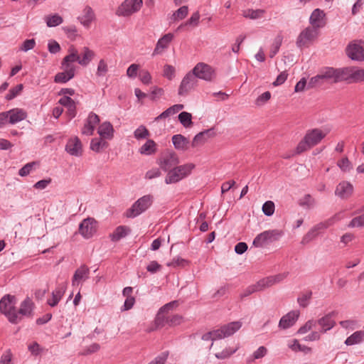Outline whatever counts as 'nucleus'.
<instances>
[{
  "label": "nucleus",
  "instance_id": "obj_10",
  "mask_svg": "<svg viewBox=\"0 0 364 364\" xmlns=\"http://www.w3.org/2000/svg\"><path fill=\"white\" fill-rule=\"evenodd\" d=\"M179 163L177 154L173 151L164 153L159 159V166L165 171H169Z\"/></svg>",
  "mask_w": 364,
  "mask_h": 364
},
{
  "label": "nucleus",
  "instance_id": "obj_9",
  "mask_svg": "<svg viewBox=\"0 0 364 364\" xmlns=\"http://www.w3.org/2000/svg\"><path fill=\"white\" fill-rule=\"evenodd\" d=\"M196 78L205 81H211L215 77V70L204 63H198L192 70Z\"/></svg>",
  "mask_w": 364,
  "mask_h": 364
},
{
  "label": "nucleus",
  "instance_id": "obj_48",
  "mask_svg": "<svg viewBox=\"0 0 364 364\" xmlns=\"http://www.w3.org/2000/svg\"><path fill=\"white\" fill-rule=\"evenodd\" d=\"M282 36L278 35L274 39L273 43L272 45V48L269 53V57L273 58L274 55L279 52L280 46L282 43Z\"/></svg>",
  "mask_w": 364,
  "mask_h": 364
},
{
  "label": "nucleus",
  "instance_id": "obj_19",
  "mask_svg": "<svg viewBox=\"0 0 364 364\" xmlns=\"http://www.w3.org/2000/svg\"><path fill=\"white\" fill-rule=\"evenodd\" d=\"M100 122V117L97 114L90 112L86 120V122L82 129V134L85 135H92L94 132L95 127Z\"/></svg>",
  "mask_w": 364,
  "mask_h": 364
},
{
  "label": "nucleus",
  "instance_id": "obj_2",
  "mask_svg": "<svg viewBox=\"0 0 364 364\" xmlns=\"http://www.w3.org/2000/svg\"><path fill=\"white\" fill-rule=\"evenodd\" d=\"M16 298L11 294L4 295L0 300V311L4 314L9 321L11 323L16 324L21 320V317L18 316L16 309Z\"/></svg>",
  "mask_w": 364,
  "mask_h": 364
},
{
  "label": "nucleus",
  "instance_id": "obj_38",
  "mask_svg": "<svg viewBox=\"0 0 364 364\" xmlns=\"http://www.w3.org/2000/svg\"><path fill=\"white\" fill-rule=\"evenodd\" d=\"M267 348L264 346H260L252 353V355L247 358L246 362L247 363H251L257 359L262 358L267 355Z\"/></svg>",
  "mask_w": 364,
  "mask_h": 364
},
{
  "label": "nucleus",
  "instance_id": "obj_26",
  "mask_svg": "<svg viewBox=\"0 0 364 364\" xmlns=\"http://www.w3.org/2000/svg\"><path fill=\"white\" fill-rule=\"evenodd\" d=\"M341 219V214H336L333 216L331 217L330 218L316 224L312 228L319 234L321 231H323L328 228L329 227L333 225L336 222L339 221Z\"/></svg>",
  "mask_w": 364,
  "mask_h": 364
},
{
  "label": "nucleus",
  "instance_id": "obj_7",
  "mask_svg": "<svg viewBox=\"0 0 364 364\" xmlns=\"http://www.w3.org/2000/svg\"><path fill=\"white\" fill-rule=\"evenodd\" d=\"M318 36V31L315 28L307 26L298 35L296 40V46L300 50L309 48L317 38Z\"/></svg>",
  "mask_w": 364,
  "mask_h": 364
},
{
  "label": "nucleus",
  "instance_id": "obj_14",
  "mask_svg": "<svg viewBox=\"0 0 364 364\" xmlns=\"http://www.w3.org/2000/svg\"><path fill=\"white\" fill-rule=\"evenodd\" d=\"M95 220L92 218L84 219L79 225V232L85 239L92 237L95 232Z\"/></svg>",
  "mask_w": 364,
  "mask_h": 364
},
{
  "label": "nucleus",
  "instance_id": "obj_44",
  "mask_svg": "<svg viewBox=\"0 0 364 364\" xmlns=\"http://www.w3.org/2000/svg\"><path fill=\"white\" fill-rule=\"evenodd\" d=\"M107 145V142L102 139L95 138L92 139L90 142V149L95 152H100L103 148L106 147Z\"/></svg>",
  "mask_w": 364,
  "mask_h": 364
},
{
  "label": "nucleus",
  "instance_id": "obj_8",
  "mask_svg": "<svg viewBox=\"0 0 364 364\" xmlns=\"http://www.w3.org/2000/svg\"><path fill=\"white\" fill-rule=\"evenodd\" d=\"M143 0H124L116 10L118 16L129 17L140 11Z\"/></svg>",
  "mask_w": 364,
  "mask_h": 364
},
{
  "label": "nucleus",
  "instance_id": "obj_39",
  "mask_svg": "<svg viewBox=\"0 0 364 364\" xmlns=\"http://www.w3.org/2000/svg\"><path fill=\"white\" fill-rule=\"evenodd\" d=\"M178 121L185 128H190L193 126L192 115L188 112H181L178 116Z\"/></svg>",
  "mask_w": 364,
  "mask_h": 364
},
{
  "label": "nucleus",
  "instance_id": "obj_53",
  "mask_svg": "<svg viewBox=\"0 0 364 364\" xmlns=\"http://www.w3.org/2000/svg\"><path fill=\"white\" fill-rule=\"evenodd\" d=\"M316 202L315 200L311 197V195L306 194L304 196L302 199L299 201V205L301 206L311 208L314 206Z\"/></svg>",
  "mask_w": 364,
  "mask_h": 364
},
{
  "label": "nucleus",
  "instance_id": "obj_25",
  "mask_svg": "<svg viewBox=\"0 0 364 364\" xmlns=\"http://www.w3.org/2000/svg\"><path fill=\"white\" fill-rule=\"evenodd\" d=\"M321 326V333H326L333 328L336 321L332 318V314H328L316 321Z\"/></svg>",
  "mask_w": 364,
  "mask_h": 364
},
{
  "label": "nucleus",
  "instance_id": "obj_49",
  "mask_svg": "<svg viewBox=\"0 0 364 364\" xmlns=\"http://www.w3.org/2000/svg\"><path fill=\"white\" fill-rule=\"evenodd\" d=\"M36 165L37 163L35 161L25 164L21 168L19 169L18 175L21 177L27 176L35 169Z\"/></svg>",
  "mask_w": 364,
  "mask_h": 364
},
{
  "label": "nucleus",
  "instance_id": "obj_64",
  "mask_svg": "<svg viewBox=\"0 0 364 364\" xmlns=\"http://www.w3.org/2000/svg\"><path fill=\"white\" fill-rule=\"evenodd\" d=\"M0 364H12V353L10 349L6 350L1 355Z\"/></svg>",
  "mask_w": 364,
  "mask_h": 364
},
{
  "label": "nucleus",
  "instance_id": "obj_43",
  "mask_svg": "<svg viewBox=\"0 0 364 364\" xmlns=\"http://www.w3.org/2000/svg\"><path fill=\"white\" fill-rule=\"evenodd\" d=\"M288 346L294 352L301 351L309 353L311 350L309 347L301 345L296 339L293 340L291 343H289Z\"/></svg>",
  "mask_w": 364,
  "mask_h": 364
},
{
  "label": "nucleus",
  "instance_id": "obj_54",
  "mask_svg": "<svg viewBox=\"0 0 364 364\" xmlns=\"http://www.w3.org/2000/svg\"><path fill=\"white\" fill-rule=\"evenodd\" d=\"M262 212L267 216H271L274 214L275 206L274 203L271 200L266 201L262 205Z\"/></svg>",
  "mask_w": 364,
  "mask_h": 364
},
{
  "label": "nucleus",
  "instance_id": "obj_60",
  "mask_svg": "<svg viewBox=\"0 0 364 364\" xmlns=\"http://www.w3.org/2000/svg\"><path fill=\"white\" fill-rule=\"evenodd\" d=\"M364 226V213L355 217L348 224L349 228H360Z\"/></svg>",
  "mask_w": 364,
  "mask_h": 364
},
{
  "label": "nucleus",
  "instance_id": "obj_11",
  "mask_svg": "<svg viewBox=\"0 0 364 364\" xmlns=\"http://www.w3.org/2000/svg\"><path fill=\"white\" fill-rule=\"evenodd\" d=\"M346 55L353 60H364V48L355 41L350 43L346 49Z\"/></svg>",
  "mask_w": 364,
  "mask_h": 364
},
{
  "label": "nucleus",
  "instance_id": "obj_16",
  "mask_svg": "<svg viewBox=\"0 0 364 364\" xmlns=\"http://www.w3.org/2000/svg\"><path fill=\"white\" fill-rule=\"evenodd\" d=\"M353 192V186L348 181H341L335 190V194L341 199L348 198Z\"/></svg>",
  "mask_w": 364,
  "mask_h": 364
},
{
  "label": "nucleus",
  "instance_id": "obj_4",
  "mask_svg": "<svg viewBox=\"0 0 364 364\" xmlns=\"http://www.w3.org/2000/svg\"><path fill=\"white\" fill-rule=\"evenodd\" d=\"M194 168L195 165L192 163L175 166L168 172L165 178V183L166 184H171L181 181L189 176Z\"/></svg>",
  "mask_w": 364,
  "mask_h": 364
},
{
  "label": "nucleus",
  "instance_id": "obj_40",
  "mask_svg": "<svg viewBox=\"0 0 364 364\" xmlns=\"http://www.w3.org/2000/svg\"><path fill=\"white\" fill-rule=\"evenodd\" d=\"M75 77L72 73H68L63 70V72L58 73L54 77V82L56 83H66Z\"/></svg>",
  "mask_w": 364,
  "mask_h": 364
},
{
  "label": "nucleus",
  "instance_id": "obj_30",
  "mask_svg": "<svg viewBox=\"0 0 364 364\" xmlns=\"http://www.w3.org/2000/svg\"><path fill=\"white\" fill-rule=\"evenodd\" d=\"M95 54L88 47H83L81 54L79 55V64L82 66H87L94 58Z\"/></svg>",
  "mask_w": 364,
  "mask_h": 364
},
{
  "label": "nucleus",
  "instance_id": "obj_42",
  "mask_svg": "<svg viewBox=\"0 0 364 364\" xmlns=\"http://www.w3.org/2000/svg\"><path fill=\"white\" fill-rule=\"evenodd\" d=\"M264 12L263 9H247L243 11V16L247 18L257 19L262 18Z\"/></svg>",
  "mask_w": 364,
  "mask_h": 364
},
{
  "label": "nucleus",
  "instance_id": "obj_56",
  "mask_svg": "<svg viewBox=\"0 0 364 364\" xmlns=\"http://www.w3.org/2000/svg\"><path fill=\"white\" fill-rule=\"evenodd\" d=\"M318 232L315 231L312 228L309 230V232L303 237L301 240V244L306 245L315 239L318 235Z\"/></svg>",
  "mask_w": 364,
  "mask_h": 364
},
{
  "label": "nucleus",
  "instance_id": "obj_27",
  "mask_svg": "<svg viewBox=\"0 0 364 364\" xmlns=\"http://www.w3.org/2000/svg\"><path fill=\"white\" fill-rule=\"evenodd\" d=\"M184 108V105L182 104H176L173 106L168 107L165 111L161 112L159 116H157L154 121L158 122L161 119H166L168 117H170L176 113L179 112Z\"/></svg>",
  "mask_w": 364,
  "mask_h": 364
},
{
  "label": "nucleus",
  "instance_id": "obj_35",
  "mask_svg": "<svg viewBox=\"0 0 364 364\" xmlns=\"http://www.w3.org/2000/svg\"><path fill=\"white\" fill-rule=\"evenodd\" d=\"M323 80H331L333 82H338V69H334L333 68H328L323 73H321Z\"/></svg>",
  "mask_w": 364,
  "mask_h": 364
},
{
  "label": "nucleus",
  "instance_id": "obj_47",
  "mask_svg": "<svg viewBox=\"0 0 364 364\" xmlns=\"http://www.w3.org/2000/svg\"><path fill=\"white\" fill-rule=\"evenodd\" d=\"M352 83L364 82V69L353 67Z\"/></svg>",
  "mask_w": 364,
  "mask_h": 364
},
{
  "label": "nucleus",
  "instance_id": "obj_51",
  "mask_svg": "<svg viewBox=\"0 0 364 364\" xmlns=\"http://www.w3.org/2000/svg\"><path fill=\"white\" fill-rule=\"evenodd\" d=\"M324 81L322 74H319L310 78L307 84V87L308 88H314L321 86L323 85Z\"/></svg>",
  "mask_w": 364,
  "mask_h": 364
},
{
  "label": "nucleus",
  "instance_id": "obj_57",
  "mask_svg": "<svg viewBox=\"0 0 364 364\" xmlns=\"http://www.w3.org/2000/svg\"><path fill=\"white\" fill-rule=\"evenodd\" d=\"M155 323L158 327L168 325V316H166L165 314L158 312L155 318Z\"/></svg>",
  "mask_w": 364,
  "mask_h": 364
},
{
  "label": "nucleus",
  "instance_id": "obj_3",
  "mask_svg": "<svg viewBox=\"0 0 364 364\" xmlns=\"http://www.w3.org/2000/svg\"><path fill=\"white\" fill-rule=\"evenodd\" d=\"M242 327L240 321H233L222 326L220 328L209 331L202 336L203 341H216L233 335Z\"/></svg>",
  "mask_w": 364,
  "mask_h": 364
},
{
  "label": "nucleus",
  "instance_id": "obj_45",
  "mask_svg": "<svg viewBox=\"0 0 364 364\" xmlns=\"http://www.w3.org/2000/svg\"><path fill=\"white\" fill-rule=\"evenodd\" d=\"M188 13V8L187 6H181L172 15L171 19L173 21L183 19Z\"/></svg>",
  "mask_w": 364,
  "mask_h": 364
},
{
  "label": "nucleus",
  "instance_id": "obj_32",
  "mask_svg": "<svg viewBox=\"0 0 364 364\" xmlns=\"http://www.w3.org/2000/svg\"><path fill=\"white\" fill-rule=\"evenodd\" d=\"M33 308V303L28 297H27L26 299H24L21 302L20 309L17 311V313H18V316H20L21 317L22 316H29L31 314Z\"/></svg>",
  "mask_w": 364,
  "mask_h": 364
},
{
  "label": "nucleus",
  "instance_id": "obj_5",
  "mask_svg": "<svg viewBox=\"0 0 364 364\" xmlns=\"http://www.w3.org/2000/svg\"><path fill=\"white\" fill-rule=\"evenodd\" d=\"M154 202V196L151 194L145 195L136 200L130 208L126 211V216L134 218L148 210Z\"/></svg>",
  "mask_w": 364,
  "mask_h": 364
},
{
  "label": "nucleus",
  "instance_id": "obj_41",
  "mask_svg": "<svg viewBox=\"0 0 364 364\" xmlns=\"http://www.w3.org/2000/svg\"><path fill=\"white\" fill-rule=\"evenodd\" d=\"M46 24L48 27H55L61 24L63 21V18L58 14L49 15L45 18Z\"/></svg>",
  "mask_w": 364,
  "mask_h": 364
},
{
  "label": "nucleus",
  "instance_id": "obj_17",
  "mask_svg": "<svg viewBox=\"0 0 364 364\" xmlns=\"http://www.w3.org/2000/svg\"><path fill=\"white\" fill-rule=\"evenodd\" d=\"M90 269L85 264L81 265L77 268L72 279V285L78 286L80 283L86 281L89 278Z\"/></svg>",
  "mask_w": 364,
  "mask_h": 364
},
{
  "label": "nucleus",
  "instance_id": "obj_33",
  "mask_svg": "<svg viewBox=\"0 0 364 364\" xmlns=\"http://www.w3.org/2000/svg\"><path fill=\"white\" fill-rule=\"evenodd\" d=\"M130 232L129 228L124 225L118 226L115 230L109 235L113 242H117L123 237H125Z\"/></svg>",
  "mask_w": 364,
  "mask_h": 364
},
{
  "label": "nucleus",
  "instance_id": "obj_62",
  "mask_svg": "<svg viewBox=\"0 0 364 364\" xmlns=\"http://www.w3.org/2000/svg\"><path fill=\"white\" fill-rule=\"evenodd\" d=\"M175 68L171 65H165L163 70V75L168 80L175 77Z\"/></svg>",
  "mask_w": 364,
  "mask_h": 364
},
{
  "label": "nucleus",
  "instance_id": "obj_13",
  "mask_svg": "<svg viewBox=\"0 0 364 364\" xmlns=\"http://www.w3.org/2000/svg\"><path fill=\"white\" fill-rule=\"evenodd\" d=\"M325 16L326 14L323 10L320 9H314L309 17L311 27L315 28L316 31L324 27L326 25Z\"/></svg>",
  "mask_w": 364,
  "mask_h": 364
},
{
  "label": "nucleus",
  "instance_id": "obj_1",
  "mask_svg": "<svg viewBox=\"0 0 364 364\" xmlns=\"http://www.w3.org/2000/svg\"><path fill=\"white\" fill-rule=\"evenodd\" d=\"M326 136V133L318 128L307 130L303 139L297 144L295 149V154H301L309 150L318 144Z\"/></svg>",
  "mask_w": 364,
  "mask_h": 364
},
{
  "label": "nucleus",
  "instance_id": "obj_23",
  "mask_svg": "<svg viewBox=\"0 0 364 364\" xmlns=\"http://www.w3.org/2000/svg\"><path fill=\"white\" fill-rule=\"evenodd\" d=\"M58 102L67 108V113L70 119L76 116V103L72 98L69 96H64L59 100Z\"/></svg>",
  "mask_w": 364,
  "mask_h": 364
},
{
  "label": "nucleus",
  "instance_id": "obj_52",
  "mask_svg": "<svg viewBox=\"0 0 364 364\" xmlns=\"http://www.w3.org/2000/svg\"><path fill=\"white\" fill-rule=\"evenodd\" d=\"M149 136L148 129L143 125L139 126L134 132V136L136 139H146Z\"/></svg>",
  "mask_w": 364,
  "mask_h": 364
},
{
  "label": "nucleus",
  "instance_id": "obj_46",
  "mask_svg": "<svg viewBox=\"0 0 364 364\" xmlns=\"http://www.w3.org/2000/svg\"><path fill=\"white\" fill-rule=\"evenodd\" d=\"M68 51L70 53L63 59L65 60V63L69 62L73 63L76 61L79 63V54L76 48L71 46L69 48Z\"/></svg>",
  "mask_w": 364,
  "mask_h": 364
},
{
  "label": "nucleus",
  "instance_id": "obj_21",
  "mask_svg": "<svg viewBox=\"0 0 364 364\" xmlns=\"http://www.w3.org/2000/svg\"><path fill=\"white\" fill-rule=\"evenodd\" d=\"M173 38L174 36L171 33L164 35L158 40L152 55H156L162 53L163 51L168 47Z\"/></svg>",
  "mask_w": 364,
  "mask_h": 364
},
{
  "label": "nucleus",
  "instance_id": "obj_18",
  "mask_svg": "<svg viewBox=\"0 0 364 364\" xmlns=\"http://www.w3.org/2000/svg\"><path fill=\"white\" fill-rule=\"evenodd\" d=\"M65 151L70 155L80 156L82 153V143L78 137L70 139L65 146Z\"/></svg>",
  "mask_w": 364,
  "mask_h": 364
},
{
  "label": "nucleus",
  "instance_id": "obj_63",
  "mask_svg": "<svg viewBox=\"0 0 364 364\" xmlns=\"http://www.w3.org/2000/svg\"><path fill=\"white\" fill-rule=\"evenodd\" d=\"M338 166L344 172L349 171L352 168L351 163L347 157L338 161Z\"/></svg>",
  "mask_w": 364,
  "mask_h": 364
},
{
  "label": "nucleus",
  "instance_id": "obj_58",
  "mask_svg": "<svg viewBox=\"0 0 364 364\" xmlns=\"http://www.w3.org/2000/svg\"><path fill=\"white\" fill-rule=\"evenodd\" d=\"M312 293L311 291H308L301 296H299L297 299V301L301 307L305 308L308 306L309 301L311 298Z\"/></svg>",
  "mask_w": 364,
  "mask_h": 364
},
{
  "label": "nucleus",
  "instance_id": "obj_24",
  "mask_svg": "<svg viewBox=\"0 0 364 364\" xmlns=\"http://www.w3.org/2000/svg\"><path fill=\"white\" fill-rule=\"evenodd\" d=\"M214 135L215 132L213 128L197 134L192 141V146L196 147L203 144L208 138L213 137Z\"/></svg>",
  "mask_w": 364,
  "mask_h": 364
},
{
  "label": "nucleus",
  "instance_id": "obj_29",
  "mask_svg": "<svg viewBox=\"0 0 364 364\" xmlns=\"http://www.w3.org/2000/svg\"><path fill=\"white\" fill-rule=\"evenodd\" d=\"M97 133L102 139H111L113 137L114 129L112 124L105 122L98 128Z\"/></svg>",
  "mask_w": 364,
  "mask_h": 364
},
{
  "label": "nucleus",
  "instance_id": "obj_59",
  "mask_svg": "<svg viewBox=\"0 0 364 364\" xmlns=\"http://www.w3.org/2000/svg\"><path fill=\"white\" fill-rule=\"evenodd\" d=\"M364 226V213L355 217L348 224L349 228H360Z\"/></svg>",
  "mask_w": 364,
  "mask_h": 364
},
{
  "label": "nucleus",
  "instance_id": "obj_55",
  "mask_svg": "<svg viewBox=\"0 0 364 364\" xmlns=\"http://www.w3.org/2000/svg\"><path fill=\"white\" fill-rule=\"evenodd\" d=\"M36 41L33 38L25 40L19 47V50L23 52H28L36 46Z\"/></svg>",
  "mask_w": 364,
  "mask_h": 364
},
{
  "label": "nucleus",
  "instance_id": "obj_37",
  "mask_svg": "<svg viewBox=\"0 0 364 364\" xmlns=\"http://www.w3.org/2000/svg\"><path fill=\"white\" fill-rule=\"evenodd\" d=\"M352 73L353 67H347L338 69L339 82L346 81L349 83H352Z\"/></svg>",
  "mask_w": 364,
  "mask_h": 364
},
{
  "label": "nucleus",
  "instance_id": "obj_6",
  "mask_svg": "<svg viewBox=\"0 0 364 364\" xmlns=\"http://www.w3.org/2000/svg\"><path fill=\"white\" fill-rule=\"evenodd\" d=\"M283 235L284 232L281 230H265L256 236L252 244L256 247H262L279 240Z\"/></svg>",
  "mask_w": 364,
  "mask_h": 364
},
{
  "label": "nucleus",
  "instance_id": "obj_36",
  "mask_svg": "<svg viewBox=\"0 0 364 364\" xmlns=\"http://www.w3.org/2000/svg\"><path fill=\"white\" fill-rule=\"evenodd\" d=\"M156 151V143L152 139H148L144 144H143L139 152L144 155H151Z\"/></svg>",
  "mask_w": 364,
  "mask_h": 364
},
{
  "label": "nucleus",
  "instance_id": "obj_22",
  "mask_svg": "<svg viewBox=\"0 0 364 364\" xmlns=\"http://www.w3.org/2000/svg\"><path fill=\"white\" fill-rule=\"evenodd\" d=\"M66 288L67 287L66 284H58L55 287V290L53 291L51 294V298L47 300V304L51 307L57 306L59 301L63 298L65 292Z\"/></svg>",
  "mask_w": 364,
  "mask_h": 364
},
{
  "label": "nucleus",
  "instance_id": "obj_31",
  "mask_svg": "<svg viewBox=\"0 0 364 364\" xmlns=\"http://www.w3.org/2000/svg\"><path fill=\"white\" fill-rule=\"evenodd\" d=\"M172 142L176 149L184 151L188 148L189 141L181 134H176L172 136Z\"/></svg>",
  "mask_w": 364,
  "mask_h": 364
},
{
  "label": "nucleus",
  "instance_id": "obj_50",
  "mask_svg": "<svg viewBox=\"0 0 364 364\" xmlns=\"http://www.w3.org/2000/svg\"><path fill=\"white\" fill-rule=\"evenodd\" d=\"M255 285L257 291H263L264 289L273 286L269 277L259 280L256 284H255Z\"/></svg>",
  "mask_w": 364,
  "mask_h": 364
},
{
  "label": "nucleus",
  "instance_id": "obj_28",
  "mask_svg": "<svg viewBox=\"0 0 364 364\" xmlns=\"http://www.w3.org/2000/svg\"><path fill=\"white\" fill-rule=\"evenodd\" d=\"M78 18L84 26H90L92 21L95 19V13L92 9L89 6H86L82 11V15Z\"/></svg>",
  "mask_w": 364,
  "mask_h": 364
},
{
  "label": "nucleus",
  "instance_id": "obj_61",
  "mask_svg": "<svg viewBox=\"0 0 364 364\" xmlns=\"http://www.w3.org/2000/svg\"><path fill=\"white\" fill-rule=\"evenodd\" d=\"M22 90H23V85L22 84H19V85H16V87L11 88L9 91V93L6 96V99L8 100H13L14 98H15L21 92V91Z\"/></svg>",
  "mask_w": 364,
  "mask_h": 364
},
{
  "label": "nucleus",
  "instance_id": "obj_34",
  "mask_svg": "<svg viewBox=\"0 0 364 364\" xmlns=\"http://www.w3.org/2000/svg\"><path fill=\"white\" fill-rule=\"evenodd\" d=\"M364 341V331H358L354 332L352 335L348 336L345 341V344L347 346H353L358 344Z\"/></svg>",
  "mask_w": 364,
  "mask_h": 364
},
{
  "label": "nucleus",
  "instance_id": "obj_15",
  "mask_svg": "<svg viewBox=\"0 0 364 364\" xmlns=\"http://www.w3.org/2000/svg\"><path fill=\"white\" fill-rule=\"evenodd\" d=\"M300 312L297 310L291 311L283 316L279 322V327L282 329H287L294 325L299 316Z\"/></svg>",
  "mask_w": 364,
  "mask_h": 364
},
{
  "label": "nucleus",
  "instance_id": "obj_12",
  "mask_svg": "<svg viewBox=\"0 0 364 364\" xmlns=\"http://www.w3.org/2000/svg\"><path fill=\"white\" fill-rule=\"evenodd\" d=\"M198 83L197 78L192 72L187 73L183 78L178 88V95H184L192 90Z\"/></svg>",
  "mask_w": 364,
  "mask_h": 364
},
{
  "label": "nucleus",
  "instance_id": "obj_20",
  "mask_svg": "<svg viewBox=\"0 0 364 364\" xmlns=\"http://www.w3.org/2000/svg\"><path fill=\"white\" fill-rule=\"evenodd\" d=\"M9 123L15 124L27 117V112L23 109L14 108L6 112Z\"/></svg>",
  "mask_w": 364,
  "mask_h": 364
}]
</instances>
